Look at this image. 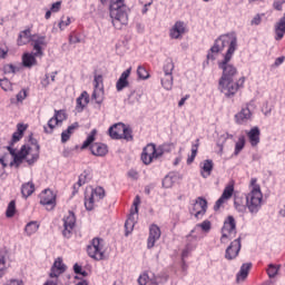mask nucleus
<instances>
[{"label":"nucleus","instance_id":"f257e3e1","mask_svg":"<svg viewBox=\"0 0 285 285\" xmlns=\"http://www.w3.org/2000/svg\"><path fill=\"white\" fill-rule=\"evenodd\" d=\"M233 57L223 58L218 61V68L222 70V77L218 81V90L225 95V97H235L239 88H244L246 81L245 77H240L237 82H235V77H237V67L233 65Z\"/></svg>","mask_w":285,"mask_h":285},{"label":"nucleus","instance_id":"f03ea898","mask_svg":"<svg viewBox=\"0 0 285 285\" xmlns=\"http://www.w3.org/2000/svg\"><path fill=\"white\" fill-rule=\"evenodd\" d=\"M227 48V50H226ZM223 58L234 57L235 52L237 51V33L229 32L220 35L215 41L212 48L207 52V60L215 61L217 59V55L219 52H224Z\"/></svg>","mask_w":285,"mask_h":285},{"label":"nucleus","instance_id":"7ed1b4c3","mask_svg":"<svg viewBox=\"0 0 285 285\" xmlns=\"http://www.w3.org/2000/svg\"><path fill=\"white\" fill-rule=\"evenodd\" d=\"M109 14L116 30H121L124 26H128V7H126L124 0H111Z\"/></svg>","mask_w":285,"mask_h":285},{"label":"nucleus","instance_id":"20e7f679","mask_svg":"<svg viewBox=\"0 0 285 285\" xmlns=\"http://www.w3.org/2000/svg\"><path fill=\"white\" fill-rule=\"evenodd\" d=\"M263 205L264 194H262V190L254 189L246 194V208L250 215H257Z\"/></svg>","mask_w":285,"mask_h":285},{"label":"nucleus","instance_id":"39448f33","mask_svg":"<svg viewBox=\"0 0 285 285\" xmlns=\"http://www.w3.org/2000/svg\"><path fill=\"white\" fill-rule=\"evenodd\" d=\"M166 153V149H164V145L155 146V144H148L146 147H144L141 153V161L145 164V166H149V164H153L155 159H159V157H164V154Z\"/></svg>","mask_w":285,"mask_h":285},{"label":"nucleus","instance_id":"423d86ee","mask_svg":"<svg viewBox=\"0 0 285 285\" xmlns=\"http://www.w3.org/2000/svg\"><path fill=\"white\" fill-rule=\"evenodd\" d=\"M87 254L91 257V259L101 262L106 255V240L99 237L94 238L87 246Z\"/></svg>","mask_w":285,"mask_h":285},{"label":"nucleus","instance_id":"0eeeda50","mask_svg":"<svg viewBox=\"0 0 285 285\" xmlns=\"http://www.w3.org/2000/svg\"><path fill=\"white\" fill-rule=\"evenodd\" d=\"M106 197V190L104 187H96L90 194H85V207L86 210H94L97 203L101 202Z\"/></svg>","mask_w":285,"mask_h":285},{"label":"nucleus","instance_id":"6e6552de","mask_svg":"<svg viewBox=\"0 0 285 285\" xmlns=\"http://www.w3.org/2000/svg\"><path fill=\"white\" fill-rule=\"evenodd\" d=\"M222 233H223L220 237L222 244H226L228 239H235L237 235V223L235 222V217L233 216L227 217V219L224 223Z\"/></svg>","mask_w":285,"mask_h":285},{"label":"nucleus","instance_id":"1a4fd4ad","mask_svg":"<svg viewBox=\"0 0 285 285\" xmlns=\"http://www.w3.org/2000/svg\"><path fill=\"white\" fill-rule=\"evenodd\" d=\"M173 70H175V63L173 60H166L160 76L161 86L165 90H173Z\"/></svg>","mask_w":285,"mask_h":285},{"label":"nucleus","instance_id":"9d476101","mask_svg":"<svg viewBox=\"0 0 285 285\" xmlns=\"http://www.w3.org/2000/svg\"><path fill=\"white\" fill-rule=\"evenodd\" d=\"M7 150H9V155H11L13 158V160L10 163V166H16V168H19V166L23 164V159L30 155V147L26 145H23L18 153L17 149L12 147V145L7 146Z\"/></svg>","mask_w":285,"mask_h":285},{"label":"nucleus","instance_id":"9b49d317","mask_svg":"<svg viewBox=\"0 0 285 285\" xmlns=\"http://www.w3.org/2000/svg\"><path fill=\"white\" fill-rule=\"evenodd\" d=\"M62 224V237H65L66 239H70V237H72L75 226H77V217L75 216V213L69 212L68 215L63 216Z\"/></svg>","mask_w":285,"mask_h":285},{"label":"nucleus","instance_id":"f8f14e48","mask_svg":"<svg viewBox=\"0 0 285 285\" xmlns=\"http://www.w3.org/2000/svg\"><path fill=\"white\" fill-rule=\"evenodd\" d=\"M31 46L36 52V57H43V50L48 48V40H46V36L35 33L31 37Z\"/></svg>","mask_w":285,"mask_h":285},{"label":"nucleus","instance_id":"ddd939ff","mask_svg":"<svg viewBox=\"0 0 285 285\" xmlns=\"http://www.w3.org/2000/svg\"><path fill=\"white\" fill-rule=\"evenodd\" d=\"M40 204L41 206H46L47 210H52L55 206H57V196L50 189H45L40 194Z\"/></svg>","mask_w":285,"mask_h":285},{"label":"nucleus","instance_id":"4468645a","mask_svg":"<svg viewBox=\"0 0 285 285\" xmlns=\"http://www.w3.org/2000/svg\"><path fill=\"white\" fill-rule=\"evenodd\" d=\"M208 209V202L205 198L198 197L190 209V214L196 217V219H202L203 215H206Z\"/></svg>","mask_w":285,"mask_h":285},{"label":"nucleus","instance_id":"2eb2a0df","mask_svg":"<svg viewBox=\"0 0 285 285\" xmlns=\"http://www.w3.org/2000/svg\"><path fill=\"white\" fill-rule=\"evenodd\" d=\"M197 242H199V236L190 237V234L187 235V244L181 252V261L184 266H186V259L190 257V253L197 248Z\"/></svg>","mask_w":285,"mask_h":285},{"label":"nucleus","instance_id":"dca6fc26","mask_svg":"<svg viewBox=\"0 0 285 285\" xmlns=\"http://www.w3.org/2000/svg\"><path fill=\"white\" fill-rule=\"evenodd\" d=\"M249 106L250 105L247 104L234 116L235 122L238 124V126H244L253 119V111H250Z\"/></svg>","mask_w":285,"mask_h":285},{"label":"nucleus","instance_id":"f3484780","mask_svg":"<svg viewBox=\"0 0 285 285\" xmlns=\"http://www.w3.org/2000/svg\"><path fill=\"white\" fill-rule=\"evenodd\" d=\"M239 250H242V238H236L226 248L225 259H228V262L236 259V257L239 255Z\"/></svg>","mask_w":285,"mask_h":285},{"label":"nucleus","instance_id":"a211bd4d","mask_svg":"<svg viewBox=\"0 0 285 285\" xmlns=\"http://www.w3.org/2000/svg\"><path fill=\"white\" fill-rule=\"evenodd\" d=\"M233 193H235V183L230 181L223 190L222 196L216 202L214 206V210H219L222 208V205H224L230 197H233Z\"/></svg>","mask_w":285,"mask_h":285},{"label":"nucleus","instance_id":"6ab92c4d","mask_svg":"<svg viewBox=\"0 0 285 285\" xmlns=\"http://www.w3.org/2000/svg\"><path fill=\"white\" fill-rule=\"evenodd\" d=\"M161 238V228L157 224H151L149 226V236L147 238V248H155V244Z\"/></svg>","mask_w":285,"mask_h":285},{"label":"nucleus","instance_id":"aec40b11","mask_svg":"<svg viewBox=\"0 0 285 285\" xmlns=\"http://www.w3.org/2000/svg\"><path fill=\"white\" fill-rule=\"evenodd\" d=\"M213 228V224L210 220L206 219L203 223L197 224L189 233V237H199L202 239V232L203 233H210Z\"/></svg>","mask_w":285,"mask_h":285},{"label":"nucleus","instance_id":"412c9836","mask_svg":"<svg viewBox=\"0 0 285 285\" xmlns=\"http://www.w3.org/2000/svg\"><path fill=\"white\" fill-rule=\"evenodd\" d=\"M134 206H135L134 212L130 213V215L128 216V218L125 223L126 237H128V235H130V232L134 230V228H135V224H136L135 215H137V213H139V208L137 207V206H139V202L135 200Z\"/></svg>","mask_w":285,"mask_h":285},{"label":"nucleus","instance_id":"4be33fe9","mask_svg":"<svg viewBox=\"0 0 285 285\" xmlns=\"http://www.w3.org/2000/svg\"><path fill=\"white\" fill-rule=\"evenodd\" d=\"M63 273H66V264H63V259L57 258L51 267L49 276L59 279V275H63Z\"/></svg>","mask_w":285,"mask_h":285},{"label":"nucleus","instance_id":"5701e85b","mask_svg":"<svg viewBox=\"0 0 285 285\" xmlns=\"http://www.w3.org/2000/svg\"><path fill=\"white\" fill-rule=\"evenodd\" d=\"M186 33V26L181 21H177L169 30V36L171 39H181Z\"/></svg>","mask_w":285,"mask_h":285},{"label":"nucleus","instance_id":"b1692460","mask_svg":"<svg viewBox=\"0 0 285 285\" xmlns=\"http://www.w3.org/2000/svg\"><path fill=\"white\" fill-rule=\"evenodd\" d=\"M131 71H132V68H128L120 75L119 79L116 82V90L118 92H121L124 88H128V86H130V82H128V77H130Z\"/></svg>","mask_w":285,"mask_h":285},{"label":"nucleus","instance_id":"393cba45","mask_svg":"<svg viewBox=\"0 0 285 285\" xmlns=\"http://www.w3.org/2000/svg\"><path fill=\"white\" fill-rule=\"evenodd\" d=\"M275 40L282 41L285 35V13L274 26Z\"/></svg>","mask_w":285,"mask_h":285},{"label":"nucleus","instance_id":"a878e982","mask_svg":"<svg viewBox=\"0 0 285 285\" xmlns=\"http://www.w3.org/2000/svg\"><path fill=\"white\" fill-rule=\"evenodd\" d=\"M261 135H262V131L259 130V127H253L247 132L248 141L253 148H255L256 146H259Z\"/></svg>","mask_w":285,"mask_h":285},{"label":"nucleus","instance_id":"bb28decb","mask_svg":"<svg viewBox=\"0 0 285 285\" xmlns=\"http://www.w3.org/2000/svg\"><path fill=\"white\" fill-rule=\"evenodd\" d=\"M27 129H28V126H26L23 124H18L17 131L13 132L12 138L9 141L8 146H11V148H13V146H14V144H17V141H21V139H23V132H26Z\"/></svg>","mask_w":285,"mask_h":285},{"label":"nucleus","instance_id":"cd10ccee","mask_svg":"<svg viewBox=\"0 0 285 285\" xmlns=\"http://www.w3.org/2000/svg\"><path fill=\"white\" fill-rule=\"evenodd\" d=\"M90 151L95 157H105V155H108V146L102 142H95L90 146Z\"/></svg>","mask_w":285,"mask_h":285},{"label":"nucleus","instance_id":"c85d7f7f","mask_svg":"<svg viewBox=\"0 0 285 285\" xmlns=\"http://www.w3.org/2000/svg\"><path fill=\"white\" fill-rule=\"evenodd\" d=\"M37 57L36 52H27L22 55V66L23 68H32L33 66H37Z\"/></svg>","mask_w":285,"mask_h":285},{"label":"nucleus","instance_id":"c756f323","mask_svg":"<svg viewBox=\"0 0 285 285\" xmlns=\"http://www.w3.org/2000/svg\"><path fill=\"white\" fill-rule=\"evenodd\" d=\"M213 160L206 159L203 163H200V175L204 179H208L213 173Z\"/></svg>","mask_w":285,"mask_h":285},{"label":"nucleus","instance_id":"7c9ffc66","mask_svg":"<svg viewBox=\"0 0 285 285\" xmlns=\"http://www.w3.org/2000/svg\"><path fill=\"white\" fill-rule=\"evenodd\" d=\"M90 101V96H88V91H82L81 95L76 100V110L81 112L86 106H88Z\"/></svg>","mask_w":285,"mask_h":285},{"label":"nucleus","instance_id":"2f4dec72","mask_svg":"<svg viewBox=\"0 0 285 285\" xmlns=\"http://www.w3.org/2000/svg\"><path fill=\"white\" fill-rule=\"evenodd\" d=\"M124 126V124L119 122L109 128L108 132L111 139H122Z\"/></svg>","mask_w":285,"mask_h":285},{"label":"nucleus","instance_id":"473e14b6","mask_svg":"<svg viewBox=\"0 0 285 285\" xmlns=\"http://www.w3.org/2000/svg\"><path fill=\"white\" fill-rule=\"evenodd\" d=\"M32 41V31L30 29H26L20 31L18 36V46H26Z\"/></svg>","mask_w":285,"mask_h":285},{"label":"nucleus","instance_id":"72a5a7b5","mask_svg":"<svg viewBox=\"0 0 285 285\" xmlns=\"http://www.w3.org/2000/svg\"><path fill=\"white\" fill-rule=\"evenodd\" d=\"M252 267H253V264L244 263L240 266V269H239V272L236 275L237 282H244V279H246V277H248V273L250 272Z\"/></svg>","mask_w":285,"mask_h":285},{"label":"nucleus","instance_id":"f704fd0d","mask_svg":"<svg viewBox=\"0 0 285 285\" xmlns=\"http://www.w3.org/2000/svg\"><path fill=\"white\" fill-rule=\"evenodd\" d=\"M77 128H79V122H73L71 126L67 128V130L62 131L61 142L66 144V141H69L70 137H72V134L75 132V130H77Z\"/></svg>","mask_w":285,"mask_h":285},{"label":"nucleus","instance_id":"c9c22d12","mask_svg":"<svg viewBox=\"0 0 285 285\" xmlns=\"http://www.w3.org/2000/svg\"><path fill=\"white\" fill-rule=\"evenodd\" d=\"M39 223L37 220L29 222L24 227V233L28 237H32L39 230Z\"/></svg>","mask_w":285,"mask_h":285},{"label":"nucleus","instance_id":"e433bc0d","mask_svg":"<svg viewBox=\"0 0 285 285\" xmlns=\"http://www.w3.org/2000/svg\"><path fill=\"white\" fill-rule=\"evenodd\" d=\"M32 193H35V183L28 181V183L22 184L21 194L26 199H28V197H30V195H32Z\"/></svg>","mask_w":285,"mask_h":285},{"label":"nucleus","instance_id":"4c0bfd02","mask_svg":"<svg viewBox=\"0 0 285 285\" xmlns=\"http://www.w3.org/2000/svg\"><path fill=\"white\" fill-rule=\"evenodd\" d=\"M28 97V91L26 89L20 90L16 98H11L10 99V104H12L13 106H19V104H23V101H26Z\"/></svg>","mask_w":285,"mask_h":285},{"label":"nucleus","instance_id":"58836bf2","mask_svg":"<svg viewBox=\"0 0 285 285\" xmlns=\"http://www.w3.org/2000/svg\"><path fill=\"white\" fill-rule=\"evenodd\" d=\"M177 181V174L169 173L165 178L163 179V187L164 188H173L175 183Z\"/></svg>","mask_w":285,"mask_h":285},{"label":"nucleus","instance_id":"ea45409f","mask_svg":"<svg viewBox=\"0 0 285 285\" xmlns=\"http://www.w3.org/2000/svg\"><path fill=\"white\" fill-rule=\"evenodd\" d=\"M59 120L53 116L49 119L47 126L43 127V130L47 135H52L55 128L59 126Z\"/></svg>","mask_w":285,"mask_h":285},{"label":"nucleus","instance_id":"a19ab883","mask_svg":"<svg viewBox=\"0 0 285 285\" xmlns=\"http://www.w3.org/2000/svg\"><path fill=\"white\" fill-rule=\"evenodd\" d=\"M8 268H10V263H8V258L6 256H0V279L4 277L8 273Z\"/></svg>","mask_w":285,"mask_h":285},{"label":"nucleus","instance_id":"79ce46f5","mask_svg":"<svg viewBox=\"0 0 285 285\" xmlns=\"http://www.w3.org/2000/svg\"><path fill=\"white\" fill-rule=\"evenodd\" d=\"M91 99L98 104V106H101V104H104V89H94Z\"/></svg>","mask_w":285,"mask_h":285},{"label":"nucleus","instance_id":"37998d69","mask_svg":"<svg viewBox=\"0 0 285 285\" xmlns=\"http://www.w3.org/2000/svg\"><path fill=\"white\" fill-rule=\"evenodd\" d=\"M245 146H246V137L239 136L238 141L235 144L234 155L236 156L239 155L244 150Z\"/></svg>","mask_w":285,"mask_h":285},{"label":"nucleus","instance_id":"c03bdc74","mask_svg":"<svg viewBox=\"0 0 285 285\" xmlns=\"http://www.w3.org/2000/svg\"><path fill=\"white\" fill-rule=\"evenodd\" d=\"M279 268H282V266H279V265H275V264L268 265L267 275H268L269 279L277 277V274L279 273Z\"/></svg>","mask_w":285,"mask_h":285},{"label":"nucleus","instance_id":"a18cd8bd","mask_svg":"<svg viewBox=\"0 0 285 285\" xmlns=\"http://www.w3.org/2000/svg\"><path fill=\"white\" fill-rule=\"evenodd\" d=\"M199 150V139L196 140V144L191 145V155L187 158V164L190 165L195 161V157H197V151Z\"/></svg>","mask_w":285,"mask_h":285},{"label":"nucleus","instance_id":"49530a36","mask_svg":"<svg viewBox=\"0 0 285 285\" xmlns=\"http://www.w3.org/2000/svg\"><path fill=\"white\" fill-rule=\"evenodd\" d=\"M95 137H97V129H92L90 131V134L87 136V139L82 142L81 148H88L95 141Z\"/></svg>","mask_w":285,"mask_h":285},{"label":"nucleus","instance_id":"de8ad7c7","mask_svg":"<svg viewBox=\"0 0 285 285\" xmlns=\"http://www.w3.org/2000/svg\"><path fill=\"white\" fill-rule=\"evenodd\" d=\"M137 75L139 79H149L150 78V73H148V70H146V67L144 66H138L137 68Z\"/></svg>","mask_w":285,"mask_h":285},{"label":"nucleus","instance_id":"09e8293b","mask_svg":"<svg viewBox=\"0 0 285 285\" xmlns=\"http://www.w3.org/2000/svg\"><path fill=\"white\" fill-rule=\"evenodd\" d=\"M94 88L104 90V76L96 75L94 78Z\"/></svg>","mask_w":285,"mask_h":285},{"label":"nucleus","instance_id":"8fccbe9b","mask_svg":"<svg viewBox=\"0 0 285 285\" xmlns=\"http://www.w3.org/2000/svg\"><path fill=\"white\" fill-rule=\"evenodd\" d=\"M122 139H126V141H132V129L126 125H124L122 129Z\"/></svg>","mask_w":285,"mask_h":285},{"label":"nucleus","instance_id":"3c124183","mask_svg":"<svg viewBox=\"0 0 285 285\" xmlns=\"http://www.w3.org/2000/svg\"><path fill=\"white\" fill-rule=\"evenodd\" d=\"M14 213H17V206L14 200H11L7 207L6 215L7 217H14Z\"/></svg>","mask_w":285,"mask_h":285},{"label":"nucleus","instance_id":"603ef678","mask_svg":"<svg viewBox=\"0 0 285 285\" xmlns=\"http://www.w3.org/2000/svg\"><path fill=\"white\" fill-rule=\"evenodd\" d=\"M70 23H72V21L70 20V17H62L61 20L58 23V28L60 30H66V28H68V26H70Z\"/></svg>","mask_w":285,"mask_h":285},{"label":"nucleus","instance_id":"864d4df0","mask_svg":"<svg viewBox=\"0 0 285 285\" xmlns=\"http://www.w3.org/2000/svg\"><path fill=\"white\" fill-rule=\"evenodd\" d=\"M53 117L60 122L63 124L66 121L67 116L65 110H55Z\"/></svg>","mask_w":285,"mask_h":285},{"label":"nucleus","instance_id":"5fc2aeb1","mask_svg":"<svg viewBox=\"0 0 285 285\" xmlns=\"http://www.w3.org/2000/svg\"><path fill=\"white\" fill-rule=\"evenodd\" d=\"M0 86L6 92H8V90H12V82H10V80L7 78L0 80Z\"/></svg>","mask_w":285,"mask_h":285},{"label":"nucleus","instance_id":"6e6d98bb","mask_svg":"<svg viewBox=\"0 0 285 285\" xmlns=\"http://www.w3.org/2000/svg\"><path fill=\"white\" fill-rule=\"evenodd\" d=\"M262 112L265 115V117L271 116V112H273V106H271L268 101H265L262 107Z\"/></svg>","mask_w":285,"mask_h":285},{"label":"nucleus","instance_id":"4d7b16f0","mask_svg":"<svg viewBox=\"0 0 285 285\" xmlns=\"http://www.w3.org/2000/svg\"><path fill=\"white\" fill-rule=\"evenodd\" d=\"M139 99H141V95H139V94L132 91V92L129 95V97H128V99H127V102L132 105V104H135L136 101H139Z\"/></svg>","mask_w":285,"mask_h":285},{"label":"nucleus","instance_id":"13d9d810","mask_svg":"<svg viewBox=\"0 0 285 285\" xmlns=\"http://www.w3.org/2000/svg\"><path fill=\"white\" fill-rule=\"evenodd\" d=\"M234 206L238 213H246V208H248L246 205L242 204L239 199L234 200Z\"/></svg>","mask_w":285,"mask_h":285},{"label":"nucleus","instance_id":"bf43d9fd","mask_svg":"<svg viewBox=\"0 0 285 285\" xmlns=\"http://www.w3.org/2000/svg\"><path fill=\"white\" fill-rule=\"evenodd\" d=\"M10 160V154H0V164L2 168L8 167V161Z\"/></svg>","mask_w":285,"mask_h":285},{"label":"nucleus","instance_id":"052dcab7","mask_svg":"<svg viewBox=\"0 0 285 285\" xmlns=\"http://www.w3.org/2000/svg\"><path fill=\"white\" fill-rule=\"evenodd\" d=\"M150 282V277L148 274L144 273L138 277V284L139 285H147Z\"/></svg>","mask_w":285,"mask_h":285},{"label":"nucleus","instance_id":"680f3d73","mask_svg":"<svg viewBox=\"0 0 285 285\" xmlns=\"http://www.w3.org/2000/svg\"><path fill=\"white\" fill-rule=\"evenodd\" d=\"M284 3H285V0H274V2H273L274 10L282 12Z\"/></svg>","mask_w":285,"mask_h":285},{"label":"nucleus","instance_id":"e2e57ef3","mask_svg":"<svg viewBox=\"0 0 285 285\" xmlns=\"http://www.w3.org/2000/svg\"><path fill=\"white\" fill-rule=\"evenodd\" d=\"M250 190H262V187L259 186V184H257V178H252L250 179Z\"/></svg>","mask_w":285,"mask_h":285},{"label":"nucleus","instance_id":"0e129e2a","mask_svg":"<svg viewBox=\"0 0 285 285\" xmlns=\"http://www.w3.org/2000/svg\"><path fill=\"white\" fill-rule=\"evenodd\" d=\"M87 177H88V174H86V173H83L79 176L78 181H77L78 188H81V186H83V184H86Z\"/></svg>","mask_w":285,"mask_h":285},{"label":"nucleus","instance_id":"69168bd1","mask_svg":"<svg viewBox=\"0 0 285 285\" xmlns=\"http://www.w3.org/2000/svg\"><path fill=\"white\" fill-rule=\"evenodd\" d=\"M37 159H39V154L36 153V154L31 155V157L27 158V164L29 166H32V164H35L37 161Z\"/></svg>","mask_w":285,"mask_h":285},{"label":"nucleus","instance_id":"338daca9","mask_svg":"<svg viewBox=\"0 0 285 285\" xmlns=\"http://www.w3.org/2000/svg\"><path fill=\"white\" fill-rule=\"evenodd\" d=\"M259 23H262V16L256 14L252 21H250V26H259Z\"/></svg>","mask_w":285,"mask_h":285},{"label":"nucleus","instance_id":"774afa93","mask_svg":"<svg viewBox=\"0 0 285 285\" xmlns=\"http://www.w3.org/2000/svg\"><path fill=\"white\" fill-rule=\"evenodd\" d=\"M4 285H23V282L12 278L9 282H7Z\"/></svg>","mask_w":285,"mask_h":285}]
</instances>
